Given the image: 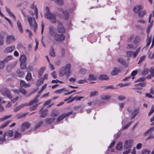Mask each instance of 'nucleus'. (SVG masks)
<instances>
[{
  "label": "nucleus",
  "instance_id": "a18cd8bd",
  "mask_svg": "<svg viewBox=\"0 0 154 154\" xmlns=\"http://www.w3.org/2000/svg\"><path fill=\"white\" fill-rule=\"evenodd\" d=\"M18 75L20 77H22L23 76L24 74V72L22 71H21L20 70H18L17 71V72Z\"/></svg>",
  "mask_w": 154,
  "mask_h": 154
},
{
  "label": "nucleus",
  "instance_id": "7ed1b4c3",
  "mask_svg": "<svg viewBox=\"0 0 154 154\" xmlns=\"http://www.w3.org/2000/svg\"><path fill=\"white\" fill-rule=\"evenodd\" d=\"M28 21L31 27L33 28V30L35 32L37 30L38 25L34 17H29L28 18Z\"/></svg>",
  "mask_w": 154,
  "mask_h": 154
},
{
  "label": "nucleus",
  "instance_id": "2f4dec72",
  "mask_svg": "<svg viewBox=\"0 0 154 154\" xmlns=\"http://www.w3.org/2000/svg\"><path fill=\"white\" fill-rule=\"evenodd\" d=\"M27 105H25V104H23L20 105L14 109V111L15 112H17V111L20 110L22 107Z\"/></svg>",
  "mask_w": 154,
  "mask_h": 154
},
{
  "label": "nucleus",
  "instance_id": "09e8293b",
  "mask_svg": "<svg viewBox=\"0 0 154 154\" xmlns=\"http://www.w3.org/2000/svg\"><path fill=\"white\" fill-rule=\"evenodd\" d=\"M11 116H12V115H9V116H4L2 118H0V121L2 122V121H4L5 120L10 118Z\"/></svg>",
  "mask_w": 154,
  "mask_h": 154
},
{
  "label": "nucleus",
  "instance_id": "0eeeda50",
  "mask_svg": "<svg viewBox=\"0 0 154 154\" xmlns=\"http://www.w3.org/2000/svg\"><path fill=\"white\" fill-rule=\"evenodd\" d=\"M73 112L72 111L66 113H63L60 116H59L57 119V122H60L64 118H66L69 116L71 115Z\"/></svg>",
  "mask_w": 154,
  "mask_h": 154
},
{
  "label": "nucleus",
  "instance_id": "b1692460",
  "mask_svg": "<svg viewBox=\"0 0 154 154\" xmlns=\"http://www.w3.org/2000/svg\"><path fill=\"white\" fill-rule=\"evenodd\" d=\"M17 24L18 30L21 33H22L23 32V29L20 22L19 21H17Z\"/></svg>",
  "mask_w": 154,
  "mask_h": 154
},
{
  "label": "nucleus",
  "instance_id": "13d9d810",
  "mask_svg": "<svg viewBox=\"0 0 154 154\" xmlns=\"http://www.w3.org/2000/svg\"><path fill=\"white\" fill-rule=\"evenodd\" d=\"M149 71L151 73V75L153 77L154 75V68L151 67Z\"/></svg>",
  "mask_w": 154,
  "mask_h": 154
},
{
  "label": "nucleus",
  "instance_id": "a211bd4d",
  "mask_svg": "<svg viewBox=\"0 0 154 154\" xmlns=\"http://www.w3.org/2000/svg\"><path fill=\"white\" fill-rule=\"evenodd\" d=\"M62 14H63V18H64L65 20H68L69 17V14L68 11H65Z\"/></svg>",
  "mask_w": 154,
  "mask_h": 154
},
{
  "label": "nucleus",
  "instance_id": "f03ea898",
  "mask_svg": "<svg viewBox=\"0 0 154 154\" xmlns=\"http://www.w3.org/2000/svg\"><path fill=\"white\" fill-rule=\"evenodd\" d=\"M71 66L69 64H67L64 68H62L60 71V74L61 76L66 75L68 76L71 73Z\"/></svg>",
  "mask_w": 154,
  "mask_h": 154
},
{
  "label": "nucleus",
  "instance_id": "bb28decb",
  "mask_svg": "<svg viewBox=\"0 0 154 154\" xmlns=\"http://www.w3.org/2000/svg\"><path fill=\"white\" fill-rule=\"evenodd\" d=\"M45 69L46 67H42L40 68L39 72H38L39 78H40L41 76H42L43 72Z\"/></svg>",
  "mask_w": 154,
  "mask_h": 154
},
{
  "label": "nucleus",
  "instance_id": "69168bd1",
  "mask_svg": "<svg viewBox=\"0 0 154 154\" xmlns=\"http://www.w3.org/2000/svg\"><path fill=\"white\" fill-rule=\"evenodd\" d=\"M33 70V67L32 66H28L26 70L28 72H29L31 71H32Z\"/></svg>",
  "mask_w": 154,
  "mask_h": 154
},
{
  "label": "nucleus",
  "instance_id": "2eb2a0df",
  "mask_svg": "<svg viewBox=\"0 0 154 154\" xmlns=\"http://www.w3.org/2000/svg\"><path fill=\"white\" fill-rule=\"evenodd\" d=\"M30 8L34 11L35 13V14L36 18V19H38V10L36 6L34 5V4H33L31 6Z\"/></svg>",
  "mask_w": 154,
  "mask_h": 154
},
{
  "label": "nucleus",
  "instance_id": "49530a36",
  "mask_svg": "<svg viewBox=\"0 0 154 154\" xmlns=\"http://www.w3.org/2000/svg\"><path fill=\"white\" fill-rule=\"evenodd\" d=\"M32 77V74L30 73H28L27 74L26 79L28 81H30L31 80Z\"/></svg>",
  "mask_w": 154,
  "mask_h": 154
},
{
  "label": "nucleus",
  "instance_id": "aec40b11",
  "mask_svg": "<svg viewBox=\"0 0 154 154\" xmlns=\"http://www.w3.org/2000/svg\"><path fill=\"white\" fill-rule=\"evenodd\" d=\"M20 85L22 88L24 87H29L30 86V85L29 84H26L25 82L23 80H21L20 82Z\"/></svg>",
  "mask_w": 154,
  "mask_h": 154
},
{
  "label": "nucleus",
  "instance_id": "e2e57ef3",
  "mask_svg": "<svg viewBox=\"0 0 154 154\" xmlns=\"http://www.w3.org/2000/svg\"><path fill=\"white\" fill-rule=\"evenodd\" d=\"M149 150L144 149L142 151L141 154H149Z\"/></svg>",
  "mask_w": 154,
  "mask_h": 154
},
{
  "label": "nucleus",
  "instance_id": "58836bf2",
  "mask_svg": "<svg viewBox=\"0 0 154 154\" xmlns=\"http://www.w3.org/2000/svg\"><path fill=\"white\" fill-rule=\"evenodd\" d=\"M99 79L102 80H106L108 79V77L106 75H101L100 76Z\"/></svg>",
  "mask_w": 154,
  "mask_h": 154
},
{
  "label": "nucleus",
  "instance_id": "864d4df0",
  "mask_svg": "<svg viewBox=\"0 0 154 154\" xmlns=\"http://www.w3.org/2000/svg\"><path fill=\"white\" fill-rule=\"evenodd\" d=\"M26 115V113H23L21 115H17L16 116L17 117V119H19L23 118V117H25Z\"/></svg>",
  "mask_w": 154,
  "mask_h": 154
},
{
  "label": "nucleus",
  "instance_id": "6ab92c4d",
  "mask_svg": "<svg viewBox=\"0 0 154 154\" xmlns=\"http://www.w3.org/2000/svg\"><path fill=\"white\" fill-rule=\"evenodd\" d=\"M4 134H6V136H7L8 138L11 137L13 135V130H9L5 132Z\"/></svg>",
  "mask_w": 154,
  "mask_h": 154
},
{
  "label": "nucleus",
  "instance_id": "a19ab883",
  "mask_svg": "<svg viewBox=\"0 0 154 154\" xmlns=\"http://www.w3.org/2000/svg\"><path fill=\"white\" fill-rule=\"evenodd\" d=\"M63 91H67V90L66 89V88H63L60 89H58V90H56L55 92L56 93L60 94Z\"/></svg>",
  "mask_w": 154,
  "mask_h": 154
},
{
  "label": "nucleus",
  "instance_id": "0e129e2a",
  "mask_svg": "<svg viewBox=\"0 0 154 154\" xmlns=\"http://www.w3.org/2000/svg\"><path fill=\"white\" fill-rule=\"evenodd\" d=\"M154 112V106L152 107L151 109L150 112L148 113V115L149 116H150Z\"/></svg>",
  "mask_w": 154,
  "mask_h": 154
},
{
  "label": "nucleus",
  "instance_id": "774afa93",
  "mask_svg": "<svg viewBox=\"0 0 154 154\" xmlns=\"http://www.w3.org/2000/svg\"><path fill=\"white\" fill-rule=\"evenodd\" d=\"M125 97L123 96H119L118 97V99L119 100H125Z\"/></svg>",
  "mask_w": 154,
  "mask_h": 154
},
{
  "label": "nucleus",
  "instance_id": "39448f33",
  "mask_svg": "<svg viewBox=\"0 0 154 154\" xmlns=\"http://www.w3.org/2000/svg\"><path fill=\"white\" fill-rule=\"evenodd\" d=\"M57 23L58 24L57 30L58 32L59 33L64 34L65 32V30L63 25L62 23L59 20L57 21Z\"/></svg>",
  "mask_w": 154,
  "mask_h": 154
},
{
  "label": "nucleus",
  "instance_id": "bf43d9fd",
  "mask_svg": "<svg viewBox=\"0 0 154 154\" xmlns=\"http://www.w3.org/2000/svg\"><path fill=\"white\" fill-rule=\"evenodd\" d=\"M39 104H40L39 103H38L36 105H34L32 106H30V109L31 110H34L36 108L37 106H38V105Z\"/></svg>",
  "mask_w": 154,
  "mask_h": 154
},
{
  "label": "nucleus",
  "instance_id": "7c9ffc66",
  "mask_svg": "<svg viewBox=\"0 0 154 154\" xmlns=\"http://www.w3.org/2000/svg\"><path fill=\"white\" fill-rule=\"evenodd\" d=\"M153 22V21L152 20L151 22H149L150 23V24L148 25L147 28L146 32L147 34V35H148L150 32V31Z\"/></svg>",
  "mask_w": 154,
  "mask_h": 154
},
{
  "label": "nucleus",
  "instance_id": "1a4fd4ad",
  "mask_svg": "<svg viewBox=\"0 0 154 154\" xmlns=\"http://www.w3.org/2000/svg\"><path fill=\"white\" fill-rule=\"evenodd\" d=\"M30 123L27 122H24L21 125V131H24L26 129H28L30 126Z\"/></svg>",
  "mask_w": 154,
  "mask_h": 154
},
{
  "label": "nucleus",
  "instance_id": "f3484780",
  "mask_svg": "<svg viewBox=\"0 0 154 154\" xmlns=\"http://www.w3.org/2000/svg\"><path fill=\"white\" fill-rule=\"evenodd\" d=\"M141 39L140 37L138 36H136L135 38V39L133 41V43L136 45L135 48H136L137 45L138 44L139 42L140 41Z\"/></svg>",
  "mask_w": 154,
  "mask_h": 154
},
{
  "label": "nucleus",
  "instance_id": "5fc2aeb1",
  "mask_svg": "<svg viewBox=\"0 0 154 154\" xmlns=\"http://www.w3.org/2000/svg\"><path fill=\"white\" fill-rule=\"evenodd\" d=\"M140 50V48H139L136 50L135 51L133 55V57L134 58L136 57L138 54Z\"/></svg>",
  "mask_w": 154,
  "mask_h": 154
},
{
  "label": "nucleus",
  "instance_id": "c85d7f7f",
  "mask_svg": "<svg viewBox=\"0 0 154 154\" xmlns=\"http://www.w3.org/2000/svg\"><path fill=\"white\" fill-rule=\"evenodd\" d=\"M147 38L146 39L147 44L146 46L148 47L150 44L151 42L152 36L149 37L148 35H147Z\"/></svg>",
  "mask_w": 154,
  "mask_h": 154
},
{
  "label": "nucleus",
  "instance_id": "c03bdc74",
  "mask_svg": "<svg viewBox=\"0 0 154 154\" xmlns=\"http://www.w3.org/2000/svg\"><path fill=\"white\" fill-rule=\"evenodd\" d=\"M130 83H127L125 84L122 83H121L119 84L118 85L120 87H123L127 86H129L130 85Z\"/></svg>",
  "mask_w": 154,
  "mask_h": 154
},
{
  "label": "nucleus",
  "instance_id": "4be33fe9",
  "mask_svg": "<svg viewBox=\"0 0 154 154\" xmlns=\"http://www.w3.org/2000/svg\"><path fill=\"white\" fill-rule=\"evenodd\" d=\"M39 101V100H36V99L34 98L33 100H31L29 102V103H25L24 104L25 105H27L26 106H27L29 105H31L34 104V103H37Z\"/></svg>",
  "mask_w": 154,
  "mask_h": 154
},
{
  "label": "nucleus",
  "instance_id": "8fccbe9b",
  "mask_svg": "<svg viewBox=\"0 0 154 154\" xmlns=\"http://www.w3.org/2000/svg\"><path fill=\"white\" fill-rule=\"evenodd\" d=\"M10 123V121H6L3 124H2L0 127V129H3L5 127L7 126L8 124Z\"/></svg>",
  "mask_w": 154,
  "mask_h": 154
},
{
  "label": "nucleus",
  "instance_id": "ea45409f",
  "mask_svg": "<svg viewBox=\"0 0 154 154\" xmlns=\"http://www.w3.org/2000/svg\"><path fill=\"white\" fill-rule=\"evenodd\" d=\"M122 143L121 142H119L116 146V149L117 150H120L122 148Z\"/></svg>",
  "mask_w": 154,
  "mask_h": 154
},
{
  "label": "nucleus",
  "instance_id": "4c0bfd02",
  "mask_svg": "<svg viewBox=\"0 0 154 154\" xmlns=\"http://www.w3.org/2000/svg\"><path fill=\"white\" fill-rule=\"evenodd\" d=\"M47 109H45L42 111L41 114L40 116V117H41L44 118L46 116L47 114Z\"/></svg>",
  "mask_w": 154,
  "mask_h": 154
},
{
  "label": "nucleus",
  "instance_id": "338daca9",
  "mask_svg": "<svg viewBox=\"0 0 154 154\" xmlns=\"http://www.w3.org/2000/svg\"><path fill=\"white\" fill-rule=\"evenodd\" d=\"M110 97L108 96H103L101 97V99L103 100H106L110 98Z\"/></svg>",
  "mask_w": 154,
  "mask_h": 154
},
{
  "label": "nucleus",
  "instance_id": "393cba45",
  "mask_svg": "<svg viewBox=\"0 0 154 154\" xmlns=\"http://www.w3.org/2000/svg\"><path fill=\"white\" fill-rule=\"evenodd\" d=\"M20 62H26V56L24 54L20 55Z\"/></svg>",
  "mask_w": 154,
  "mask_h": 154
},
{
  "label": "nucleus",
  "instance_id": "412c9836",
  "mask_svg": "<svg viewBox=\"0 0 154 154\" xmlns=\"http://www.w3.org/2000/svg\"><path fill=\"white\" fill-rule=\"evenodd\" d=\"M13 58V57L11 55L8 56L3 61H1V63L2 64L5 62H8L10 60H11Z\"/></svg>",
  "mask_w": 154,
  "mask_h": 154
},
{
  "label": "nucleus",
  "instance_id": "ddd939ff",
  "mask_svg": "<svg viewBox=\"0 0 154 154\" xmlns=\"http://www.w3.org/2000/svg\"><path fill=\"white\" fill-rule=\"evenodd\" d=\"M121 70L120 69L117 68H115L111 72L110 74L111 75L114 76L117 75L118 73L120 72Z\"/></svg>",
  "mask_w": 154,
  "mask_h": 154
},
{
  "label": "nucleus",
  "instance_id": "f8f14e48",
  "mask_svg": "<svg viewBox=\"0 0 154 154\" xmlns=\"http://www.w3.org/2000/svg\"><path fill=\"white\" fill-rule=\"evenodd\" d=\"M142 5H139L134 7L133 8V11L135 13H139L140 11L143 9Z\"/></svg>",
  "mask_w": 154,
  "mask_h": 154
},
{
  "label": "nucleus",
  "instance_id": "6e6552de",
  "mask_svg": "<svg viewBox=\"0 0 154 154\" xmlns=\"http://www.w3.org/2000/svg\"><path fill=\"white\" fill-rule=\"evenodd\" d=\"M133 142V141L131 140H126L124 145V148L125 149H131Z\"/></svg>",
  "mask_w": 154,
  "mask_h": 154
},
{
  "label": "nucleus",
  "instance_id": "c756f323",
  "mask_svg": "<svg viewBox=\"0 0 154 154\" xmlns=\"http://www.w3.org/2000/svg\"><path fill=\"white\" fill-rule=\"evenodd\" d=\"M43 123L44 122L43 121H41L39 122L34 128V130L35 131L38 128H39L41 125H42Z\"/></svg>",
  "mask_w": 154,
  "mask_h": 154
},
{
  "label": "nucleus",
  "instance_id": "20e7f679",
  "mask_svg": "<svg viewBox=\"0 0 154 154\" xmlns=\"http://www.w3.org/2000/svg\"><path fill=\"white\" fill-rule=\"evenodd\" d=\"M55 40L57 42H62L65 38V36L63 33L56 34L54 36Z\"/></svg>",
  "mask_w": 154,
  "mask_h": 154
},
{
  "label": "nucleus",
  "instance_id": "423d86ee",
  "mask_svg": "<svg viewBox=\"0 0 154 154\" xmlns=\"http://www.w3.org/2000/svg\"><path fill=\"white\" fill-rule=\"evenodd\" d=\"M2 94L4 96H7L8 98L11 99L12 97L9 90L6 88H3L1 90Z\"/></svg>",
  "mask_w": 154,
  "mask_h": 154
},
{
  "label": "nucleus",
  "instance_id": "3c124183",
  "mask_svg": "<svg viewBox=\"0 0 154 154\" xmlns=\"http://www.w3.org/2000/svg\"><path fill=\"white\" fill-rule=\"evenodd\" d=\"M6 35V33L5 32H0V38L4 39Z\"/></svg>",
  "mask_w": 154,
  "mask_h": 154
},
{
  "label": "nucleus",
  "instance_id": "9b49d317",
  "mask_svg": "<svg viewBox=\"0 0 154 154\" xmlns=\"http://www.w3.org/2000/svg\"><path fill=\"white\" fill-rule=\"evenodd\" d=\"M15 47L14 46L7 47L4 50V52L5 53L11 52L14 50Z\"/></svg>",
  "mask_w": 154,
  "mask_h": 154
},
{
  "label": "nucleus",
  "instance_id": "603ef678",
  "mask_svg": "<svg viewBox=\"0 0 154 154\" xmlns=\"http://www.w3.org/2000/svg\"><path fill=\"white\" fill-rule=\"evenodd\" d=\"M134 37V35L133 34L131 35L130 37L127 40V42L128 43L131 42Z\"/></svg>",
  "mask_w": 154,
  "mask_h": 154
},
{
  "label": "nucleus",
  "instance_id": "f257e3e1",
  "mask_svg": "<svg viewBox=\"0 0 154 154\" xmlns=\"http://www.w3.org/2000/svg\"><path fill=\"white\" fill-rule=\"evenodd\" d=\"M45 10L46 12L44 15L45 17L48 19L52 23H55L56 22V15L51 12L48 7H47Z\"/></svg>",
  "mask_w": 154,
  "mask_h": 154
},
{
  "label": "nucleus",
  "instance_id": "5701e85b",
  "mask_svg": "<svg viewBox=\"0 0 154 154\" xmlns=\"http://www.w3.org/2000/svg\"><path fill=\"white\" fill-rule=\"evenodd\" d=\"M84 98V97H75L72 98V99L71 100H69L68 101V102L69 103H70L71 102H72L74 100H75L76 101H78V100H79L81 99H83Z\"/></svg>",
  "mask_w": 154,
  "mask_h": 154
},
{
  "label": "nucleus",
  "instance_id": "de8ad7c7",
  "mask_svg": "<svg viewBox=\"0 0 154 154\" xmlns=\"http://www.w3.org/2000/svg\"><path fill=\"white\" fill-rule=\"evenodd\" d=\"M149 70L147 68H145L142 72V74L143 75H146L149 72Z\"/></svg>",
  "mask_w": 154,
  "mask_h": 154
},
{
  "label": "nucleus",
  "instance_id": "6e6d98bb",
  "mask_svg": "<svg viewBox=\"0 0 154 154\" xmlns=\"http://www.w3.org/2000/svg\"><path fill=\"white\" fill-rule=\"evenodd\" d=\"M145 56H143L141 57L139 60V61L138 63V64L141 63L143 61L145 60Z\"/></svg>",
  "mask_w": 154,
  "mask_h": 154
},
{
  "label": "nucleus",
  "instance_id": "37998d69",
  "mask_svg": "<svg viewBox=\"0 0 154 154\" xmlns=\"http://www.w3.org/2000/svg\"><path fill=\"white\" fill-rule=\"evenodd\" d=\"M98 95V92L97 91H94L91 92L90 94V97H94Z\"/></svg>",
  "mask_w": 154,
  "mask_h": 154
},
{
  "label": "nucleus",
  "instance_id": "4468645a",
  "mask_svg": "<svg viewBox=\"0 0 154 154\" xmlns=\"http://www.w3.org/2000/svg\"><path fill=\"white\" fill-rule=\"evenodd\" d=\"M139 111V108L135 109H134V111L133 112L132 114H131V115H133L131 117V119H133L138 114Z\"/></svg>",
  "mask_w": 154,
  "mask_h": 154
},
{
  "label": "nucleus",
  "instance_id": "f704fd0d",
  "mask_svg": "<svg viewBox=\"0 0 154 154\" xmlns=\"http://www.w3.org/2000/svg\"><path fill=\"white\" fill-rule=\"evenodd\" d=\"M5 103V101L4 100L2 101V99L0 97V111L2 112L4 110V108L2 105V103Z\"/></svg>",
  "mask_w": 154,
  "mask_h": 154
},
{
  "label": "nucleus",
  "instance_id": "c9c22d12",
  "mask_svg": "<svg viewBox=\"0 0 154 154\" xmlns=\"http://www.w3.org/2000/svg\"><path fill=\"white\" fill-rule=\"evenodd\" d=\"M49 54L50 56L52 57H54L55 56L53 47H51V49L49 51Z\"/></svg>",
  "mask_w": 154,
  "mask_h": 154
},
{
  "label": "nucleus",
  "instance_id": "cd10ccee",
  "mask_svg": "<svg viewBox=\"0 0 154 154\" xmlns=\"http://www.w3.org/2000/svg\"><path fill=\"white\" fill-rule=\"evenodd\" d=\"M5 9L7 11V12L12 17H14V19L15 20H16V18L15 16L14 15V14L11 12L9 8H7V6L5 7Z\"/></svg>",
  "mask_w": 154,
  "mask_h": 154
},
{
  "label": "nucleus",
  "instance_id": "473e14b6",
  "mask_svg": "<svg viewBox=\"0 0 154 154\" xmlns=\"http://www.w3.org/2000/svg\"><path fill=\"white\" fill-rule=\"evenodd\" d=\"M146 14V11H142L139 12L138 15L140 17H142Z\"/></svg>",
  "mask_w": 154,
  "mask_h": 154
},
{
  "label": "nucleus",
  "instance_id": "052dcab7",
  "mask_svg": "<svg viewBox=\"0 0 154 154\" xmlns=\"http://www.w3.org/2000/svg\"><path fill=\"white\" fill-rule=\"evenodd\" d=\"M132 123V122L131 121L128 124H127L125 125L124 126L123 128V129H127L130 126V125Z\"/></svg>",
  "mask_w": 154,
  "mask_h": 154
},
{
  "label": "nucleus",
  "instance_id": "680f3d73",
  "mask_svg": "<svg viewBox=\"0 0 154 154\" xmlns=\"http://www.w3.org/2000/svg\"><path fill=\"white\" fill-rule=\"evenodd\" d=\"M21 92L23 94L25 95L26 94V91L25 89L21 88L20 89V93Z\"/></svg>",
  "mask_w": 154,
  "mask_h": 154
},
{
  "label": "nucleus",
  "instance_id": "a878e982",
  "mask_svg": "<svg viewBox=\"0 0 154 154\" xmlns=\"http://www.w3.org/2000/svg\"><path fill=\"white\" fill-rule=\"evenodd\" d=\"M55 119V118H50L49 119H45V122L47 124L50 125L53 123Z\"/></svg>",
  "mask_w": 154,
  "mask_h": 154
},
{
  "label": "nucleus",
  "instance_id": "9d476101",
  "mask_svg": "<svg viewBox=\"0 0 154 154\" xmlns=\"http://www.w3.org/2000/svg\"><path fill=\"white\" fill-rule=\"evenodd\" d=\"M15 41V37L13 35H8L6 37V42L8 44H9Z\"/></svg>",
  "mask_w": 154,
  "mask_h": 154
},
{
  "label": "nucleus",
  "instance_id": "79ce46f5",
  "mask_svg": "<svg viewBox=\"0 0 154 154\" xmlns=\"http://www.w3.org/2000/svg\"><path fill=\"white\" fill-rule=\"evenodd\" d=\"M20 66L22 69H25L26 68V62H20Z\"/></svg>",
  "mask_w": 154,
  "mask_h": 154
},
{
  "label": "nucleus",
  "instance_id": "72a5a7b5",
  "mask_svg": "<svg viewBox=\"0 0 154 154\" xmlns=\"http://www.w3.org/2000/svg\"><path fill=\"white\" fill-rule=\"evenodd\" d=\"M118 60V61L121 64L124 65L125 66L127 65L126 62L124 59L122 58H119Z\"/></svg>",
  "mask_w": 154,
  "mask_h": 154
},
{
  "label": "nucleus",
  "instance_id": "4d7b16f0",
  "mask_svg": "<svg viewBox=\"0 0 154 154\" xmlns=\"http://www.w3.org/2000/svg\"><path fill=\"white\" fill-rule=\"evenodd\" d=\"M55 3L58 5H63V0H57L55 2Z\"/></svg>",
  "mask_w": 154,
  "mask_h": 154
},
{
  "label": "nucleus",
  "instance_id": "e433bc0d",
  "mask_svg": "<svg viewBox=\"0 0 154 154\" xmlns=\"http://www.w3.org/2000/svg\"><path fill=\"white\" fill-rule=\"evenodd\" d=\"M21 136V134L17 131H15L14 137L15 138H19Z\"/></svg>",
  "mask_w": 154,
  "mask_h": 154
},
{
  "label": "nucleus",
  "instance_id": "dca6fc26",
  "mask_svg": "<svg viewBox=\"0 0 154 154\" xmlns=\"http://www.w3.org/2000/svg\"><path fill=\"white\" fill-rule=\"evenodd\" d=\"M49 28V34L51 36H54L55 35L56 33L55 32L54 27L53 26H50Z\"/></svg>",
  "mask_w": 154,
  "mask_h": 154
}]
</instances>
